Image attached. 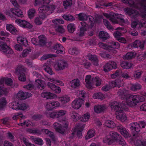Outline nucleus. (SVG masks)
<instances>
[{"label": "nucleus", "instance_id": "61", "mask_svg": "<svg viewBox=\"0 0 146 146\" xmlns=\"http://www.w3.org/2000/svg\"><path fill=\"white\" fill-rule=\"evenodd\" d=\"M86 29H83L82 27H80V31L77 33V35L79 36H83L85 35L86 34Z\"/></svg>", "mask_w": 146, "mask_h": 146}, {"label": "nucleus", "instance_id": "34", "mask_svg": "<svg viewBox=\"0 0 146 146\" xmlns=\"http://www.w3.org/2000/svg\"><path fill=\"white\" fill-rule=\"evenodd\" d=\"M124 10L125 13L127 15L130 16L132 18L135 17L136 15H138L137 11L134 10H132L130 8H125Z\"/></svg>", "mask_w": 146, "mask_h": 146}, {"label": "nucleus", "instance_id": "14", "mask_svg": "<svg viewBox=\"0 0 146 146\" xmlns=\"http://www.w3.org/2000/svg\"><path fill=\"white\" fill-rule=\"evenodd\" d=\"M68 66L67 63L62 60L56 61L54 63L53 67L57 71L62 70Z\"/></svg>", "mask_w": 146, "mask_h": 146}, {"label": "nucleus", "instance_id": "9", "mask_svg": "<svg viewBox=\"0 0 146 146\" xmlns=\"http://www.w3.org/2000/svg\"><path fill=\"white\" fill-rule=\"evenodd\" d=\"M4 80L6 84L11 86L13 84V81L11 78L3 79L0 80V96L2 95L6 94L7 93V90L3 87V82Z\"/></svg>", "mask_w": 146, "mask_h": 146}, {"label": "nucleus", "instance_id": "60", "mask_svg": "<svg viewBox=\"0 0 146 146\" xmlns=\"http://www.w3.org/2000/svg\"><path fill=\"white\" fill-rule=\"evenodd\" d=\"M39 44L43 45L45 43L46 38L44 35H41L38 37Z\"/></svg>", "mask_w": 146, "mask_h": 146}, {"label": "nucleus", "instance_id": "29", "mask_svg": "<svg viewBox=\"0 0 146 146\" xmlns=\"http://www.w3.org/2000/svg\"><path fill=\"white\" fill-rule=\"evenodd\" d=\"M117 129L121 134L125 138H128L130 137V135L127 131L125 128L123 127L122 125H120L117 127Z\"/></svg>", "mask_w": 146, "mask_h": 146}, {"label": "nucleus", "instance_id": "43", "mask_svg": "<svg viewBox=\"0 0 146 146\" xmlns=\"http://www.w3.org/2000/svg\"><path fill=\"white\" fill-rule=\"evenodd\" d=\"M70 116L74 121H77L80 119V115L77 113L73 111L70 114Z\"/></svg>", "mask_w": 146, "mask_h": 146}, {"label": "nucleus", "instance_id": "57", "mask_svg": "<svg viewBox=\"0 0 146 146\" xmlns=\"http://www.w3.org/2000/svg\"><path fill=\"white\" fill-rule=\"evenodd\" d=\"M76 95L79 97L78 98L83 99V98L85 97L86 92L84 91H77Z\"/></svg>", "mask_w": 146, "mask_h": 146}, {"label": "nucleus", "instance_id": "54", "mask_svg": "<svg viewBox=\"0 0 146 146\" xmlns=\"http://www.w3.org/2000/svg\"><path fill=\"white\" fill-rule=\"evenodd\" d=\"M67 29L69 32L73 33L76 29L75 25L71 23L69 24L67 26Z\"/></svg>", "mask_w": 146, "mask_h": 146}, {"label": "nucleus", "instance_id": "41", "mask_svg": "<svg viewBox=\"0 0 146 146\" xmlns=\"http://www.w3.org/2000/svg\"><path fill=\"white\" fill-rule=\"evenodd\" d=\"M78 62L80 64L83 65L84 67L87 69H89L91 66V63L87 61L86 60H83L80 59Z\"/></svg>", "mask_w": 146, "mask_h": 146}, {"label": "nucleus", "instance_id": "51", "mask_svg": "<svg viewBox=\"0 0 146 146\" xmlns=\"http://www.w3.org/2000/svg\"><path fill=\"white\" fill-rule=\"evenodd\" d=\"M102 80L98 77H96L95 78H94L93 79V86L94 84H95L96 86H99L101 85ZM94 86H93V88Z\"/></svg>", "mask_w": 146, "mask_h": 146}, {"label": "nucleus", "instance_id": "38", "mask_svg": "<svg viewBox=\"0 0 146 146\" xmlns=\"http://www.w3.org/2000/svg\"><path fill=\"white\" fill-rule=\"evenodd\" d=\"M43 68L45 71L49 74L52 75L53 74L49 62H47V63H45L43 65Z\"/></svg>", "mask_w": 146, "mask_h": 146}, {"label": "nucleus", "instance_id": "25", "mask_svg": "<svg viewBox=\"0 0 146 146\" xmlns=\"http://www.w3.org/2000/svg\"><path fill=\"white\" fill-rule=\"evenodd\" d=\"M85 124H79L78 125L76 128L75 129H74L72 133L74 134L76 132L77 133V135L78 137H80L82 136V131L85 127Z\"/></svg>", "mask_w": 146, "mask_h": 146}, {"label": "nucleus", "instance_id": "62", "mask_svg": "<svg viewBox=\"0 0 146 146\" xmlns=\"http://www.w3.org/2000/svg\"><path fill=\"white\" fill-rule=\"evenodd\" d=\"M142 8L144 10V11H141L139 15L145 18L146 19V5H142Z\"/></svg>", "mask_w": 146, "mask_h": 146}, {"label": "nucleus", "instance_id": "63", "mask_svg": "<svg viewBox=\"0 0 146 146\" xmlns=\"http://www.w3.org/2000/svg\"><path fill=\"white\" fill-rule=\"evenodd\" d=\"M72 3V0H65L63 1V5L65 8H67L70 6Z\"/></svg>", "mask_w": 146, "mask_h": 146}, {"label": "nucleus", "instance_id": "30", "mask_svg": "<svg viewBox=\"0 0 146 146\" xmlns=\"http://www.w3.org/2000/svg\"><path fill=\"white\" fill-rule=\"evenodd\" d=\"M131 26L133 28H135L136 26L140 28L142 27H146V22L144 21H142L141 22L139 23L137 21H133L131 23Z\"/></svg>", "mask_w": 146, "mask_h": 146}, {"label": "nucleus", "instance_id": "8", "mask_svg": "<svg viewBox=\"0 0 146 146\" xmlns=\"http://www.w3.org/2000/svg\"><path fill=\"white\" fill-rule=\"evenodd\" d=\"M145 125V123L143 121L140 122L138 124L137 122L131 123L130 128L133 133V136L134 137L137 135V133L140 131V127L144 128Z\"/></svg>", "mask_w": 146, "mask_h": 146}, {"label": "nucleus", "instance_id": "58", "mask_svg": "<svg viewBox=\"0 0 146 146\" xmlns=\"http://www.w3.org/2000/svg\"><path fill=\"white\" fill-rule=\"evenodd\" d=\"M57 118L65 115L67 111L65 110H59L56 111Z\"/></svg>", "mask_w": 146, "mask_h": 146}, {"label": "nucleus", "instance_id": "52", "mask_svg": "<svg viewBox=\"0 0 146 146\" xmlns=\"http://www.w3.org/2000/svg\"><path fill=\"white\" fill-rule=\"evenodd\" d=\"M52 22L53 23V25L56 26L55 25L58 24H63L64 23V21L61 19H56L52 20Z\"/></svg>", "mask_w": 146, "mask_h": 146}, {"label": "nucleus", "instance_id": "45", "mask_svg": "<svg viewBox=\"0 0 146 146\" xmlns=\"http://www.w3.org/2000/svg\"><path fill=\"white\" fill-rule=\"evenodd\" d=\"M95 135V131L93 129H90L87 132V134L85 137V139L87 140L92 138Z\"/></svg>", "mask_w": 146, "mask_h": 146}, {"label": "nucleus", "instance_id": "32", "mask_svg": "<svg viewBox=\"0 0 146 146\" xmlns=\"http://www.w3.org/2000/svg\"><path fill=\"white\" fill-rule=\"evenodd\" d=\"M106 109V108L105 105H98L94 106V111L97 113H99L103 112Z\"/></svg>", "mask_w": 146, "mask_h": 146}, {"label": "nucleus", "instance_id": "20", "mask_svg": "<svg viewBox=\"0 0 146 146\" xmlns=\"http://www.w3.org/2000/svg\"><path fill=\"white\" fill-rule=\"evenodd\" d=\"M108 45L109 46V52L113 54L117 52L116 50L114 49L118 48L120 47V44L118 42L114 41L109 42Z\"/></svg>", "mask_w": 146, "mask_h": 146}, {"label": "nucleus", "instance_id": "13", "mask_svg": "<svg viewBox=\"0 0 146 146\" xmlns=\"http://www.w3.org/2000/svg\"><path fill=\"white\" fill-rule=\"evenodd\" d=\"M33 74L34 76L38 78L35 80L36 86L40 90L44 89L46 86V84L44 81L40 79L42 77L41 75L36 72H33Z\"/></svg>", "mask_w": 146, "mask_h": 146}, {"label": "nucleus", "instance_id": "3", "mask_svg": "<svg viewBox=\"0 0 146 146\" xmlns=\"http://www.w3.org/2000/svg\"><path fill=\"white\" fill-rule=\"evenodd\" d=\"M109 105L112 110L116 111L115 115L117 119L122 122L127 120L126 114L123 113L125 110L124 106H122L121 104L116 101L110 102Z\"/></svg>", "mask_w": 146, "mask_h": 146}, {"label": "nucleus", "instance_id": "31", "mask_svg": "<svg viewBox=\"0 0 146 146\" xmlns=\"http://www.w3.org/2000/svg\"><path fill=\"white\" fill-rule=\"evenodd\" d=\"M86 58L92 61L95 66L98 65V59L96 55H92L91 54H88L86 56Z\"/></svg>", "mask_w": 146, "mask_h": 146}, {"label": "nucleus", "instance_id": "1", "mask_svg": "<svg viewBox=\"0 0 146 146\" xmlns=\"http://www.w3.org/2000/svg\"><path fill=\"white\" fill-rule=\"evenodd\" d=\"M127 92L121 90L118 92V94L123 100L122 104H126L130 106L136 105L139 102L143 101L145 97L140 96L130 95Z\"/></svg>", "mask_w": 146, "mask_h": 146}, {"label": "nucleus", "instance_id": "12", "mask_svg": "<svg viewBox=\"0 0 146 146\" xmlns=\"http://www.w3.org/2000/svg\"><path fill=\"white\" fill-rule=\"evenodd\" d=\"M0 51L7 56L13 54L12 49L4 42L0 41Z\"/></svg>", "mask_w": 146, "mask_h": 146}, {"label": "nucleus", "instance_id": "7", "mask_svg": "<svg viewBox=\"0 0 146 146\" xmlns=\"http://www.w3.org/2000/svg\"><path fill=\"white\" fill-rule=\"evenodd\" d=\"M5 14L13 19H15V16L20 18L24 17L23 13L21 10L17 8H13L9 11H7Z\"/></svg>", "mask_w": 146, "mask_h": 146}, {"label": "nucleus", "instance_id": "50", "mask_svg": "<svg viewBox=\"0 0 146 146\" xmlns=\"http://www.w3.org/2000/svg\"><path fill=\"white\" fill-rule=\"evenodd\" d=\"M36 13V11L35 9H29L28 12L29 18L30 19H33Z\"/></svg>", "mask_w": 146, "mask_h": 146}, {"label": "nucleus", "instance_id": "49", "mask_svg": "<svg viewBox=\"0 0 146 146\" xmlns=\"http://www.w3.org/2000/svg\"><path fill=\"white\" fill-rule=\"evenodd\" d=\"M104 125L110 128H113L116 126L115 124L113 121L109 120H107L105 121Z\"/></svg>", "mask_w": 146, "mask_h": 146}, {"label": "nucleus", "instance_id": "42", "mask_svg": "<svg viewBox=\"0 0 146 146\" xmlns=\"http://www.w3.org/2000/svg\"><path fill=\"white\" fill-rule=\"evenodd\" d=\"M18 42L22 44L25 46L28 45V43L27 39L22 36H19L17 38Z\"/></svg>", "mask_w": 146, "mask_h": 146}, {"label": "nucleus", "instance_id": "22", "mask_svg": "<svg viewBox=\"0 0 146 146\" xmlns=\"http://www.w3.org/2000/svg\"><path fill=\"white\" fill-rule=\"evenodd\" d=\"M51 0H34V5L35 6H37L40 5V4H42H42L40 7L44 5H48L49 7L50 6L52 7H54L55 9L56 8L54 5H51L49 4Z\"/></svg>", "mask_w": 146, "mask_h": 146}, {"label": "nucleus", "instance_id": "64", "mask_svg": "<svg viewBox=\"0 0 146 146\" xmlns=\"http://www.w3.org/2000/svg\"><path fill=\"white\" fill-rule=\"evenodd\" d=\"M141 88V86L139 84H133L131 85V89L133 91H135L136 90L140 89Z\"/></svg>", "mask_w": 146, "mask_h": 146}, {"label": "nucleus", "instance_id": "26", "mask_svg": "<svg viewBox=\"0 0 146 146\" xmlns=\"http://www.w3.org/2000/svg\"><path fill=\"white\" fill-rule=\"evenodd\" d=\"M117 31L115 32L113 34L114 37L117 40L122 35V34L124 33L127 32V30L125 28H118Z\"/></svg>", "mask_w": 146, "mask_h": 146}, {"label": "nucleus", "instance_id": "56", "mask_svg": "<svg viewBox=\"0 0 146 146\" xmlns=\"http://www.w3.org/2000/svg\"><path fill=\"white\" fill-rule=\"evenodd\" d=\"M45 108L46 109V111H49L52 110L53 109L52 106V101H50L46 103L45 106Z\"/></svg>", "mask_w": 146, "mask_h": 146}, {"label": "nucleus", "instance_id": "15", "mask_svg": "<svg viewBox=\"0 0 146 146\" xmlns=\"http://www.w3.org/2000/svg\"><path fill=\"white\" fill-rule=\"evenodd\" d=\"M15 23L21 27L26 28L28 29H31L33 27V25L27 21L24 20L19 19H16Z\"/></svg>", "mask_w": 146, "mask_h": 146}, {"label": "nucleus", "instance_id": "5", "mask_svg": "<svg viewBox=\"0 0 146 146\" xmlns=\"http://www.w3.org/2000/svg\"><path fill=\"white\" fill-rule=\"evenodd\" d=\"M104 15L107 18L109 19L112 23H119L122 25L124 22L123 16L121 14H116L111 13L110 14L106 13H104Z\"/></svg>", "mask_w": 146, "mask_h": 146}, {"label": "nucleus", "instance_id": "37", "mask_svg": "<svg viewBox=\"0 0 146 146\" xmlns=\"http://www.w3.org/2000/svg\"><path fill=\"white\" fill-rule=\"evenodd\" d=\"M137 54L135 52H130L127 53L125 55L123 56L124 59L130 60L134 58Z\"/></svg>", "mask_w": 146, "mask_h": 146}, {"label": "nucleus", "instance_id": "6", "mask_svg": "<svg viewBox=\"0 0 146 146\" xmlns=\"http://www.w3.org/2000/svg\"><path fill=\"white\" fill-rule=\"evenodd\" d=\"M60 122L61 124L57 122L54 123L53 125V127L56 131L61 134H63L67 128L68 122L66 120H62Z\"/></svg>", "mask_w": 146, "mask_h": 146}, {"label": "nucleus", "instance_id": "19", "mask_svg": "<svg viewBox=\"0 0 146 146\" xmlns=\"http://www.w3.org/2000/svg\"><path fill=\"white\" fill-rule=\"evenodd\" d=\"M80 80L78 79H75L71 81L69 83V88L71 90L78 88L80 86Z\"/></svg>", "mask_w": 146, "mask_h": 146}, {"label": "nucleus", "instance_id": "39", "mask_svg": "<svg viewBox=\"0 0 146 146\" xmlns=\"http://www.w3.org/2000/svg\"><path fill=\"white\" fill-rule=\"evenodd\" d=\"M121 67L124 69H128L132 67V64L128 62L122 61L120 62Z\"/></svg>", "mask_w": 146, "mask_h": 146}, {"label": "nucleus", "instance_id": "28", "mask_svg": "<svg viewBox=\"0 0 146 146\" xmlns=\"http://www.w3.org/2000/svg\"><path fill=\"white\" fill-rule=\"evenodd\" d=\"M16 73L18 76V79L21 81H24L26 80L25 74L22 72V70L17 67L16 70Z\"/></svg>", "mask_w": 146, "mask_h": 146}, {"label": "nucleus", "instance_id": "27", "mask_svg": "<svg viewBox=\"0 0 146 146\" xmlns=\"http://www.w3.org/2000/svg\"><path fill=\"white\" fill-rule=\"evenodd\" d=\"M55 50H56V53L62 54L64 51V49L61 44H58L54 45L52 48L53 52H55Z\"/></svg>", "mask_w": 146, "mask_h": 146}, {"label": "nucleus", "instance_id": "40", "mask_svg": "<svg viewBox=\"0 0 146 146\" xmlns=\"http://www.w3.org/2000/svg\"><path fill=\"white\" fill-rule=\"evenodd\" d=\"M99 37L102 40L104 41L109 38V35L107 32L105 31H101L99 33Z\"/></svg>", "mask_w": 146, "mask_h": 146}, {"label": "nucleus", "instance_id": "55", "mask_svg": "<svg viewBox=\"0 0 146 146\" xmlns=\"http://www.w3.org/2000/svg\"><path fill=\"white\" fill-rule=\"evenodd\" d=\"M64 19L67 21H72L75 20V18L70 15H64L62 16Z\"/></svg>", "mask_w": 146, "mask_h": 146}, {"label": "nucleus", "instance_id": "23", "mask_svg": "<svg viewBox=\"0 0 146 146\" xmlns=\"http://www.w3.org/2000/svg\"><path fill=\"white\" fill-rule=\"evenodd\" d=\"M93 79L94 78H91V76L90 75H88L86 76L85 79V86L88 88L92 89L93 88Z\"/></svg>", "mask_w": 146, "mask_h": 146}, {"label": "nucleus", "instance_id": "10", "mask_svg": "<svg viewBox=\"0 0 146 146\" xmlns=\"http://www.w3.org/2000/svg\"><path fill=\"white\" fill-rule=\"evenodd\" d=\"M9 106L10 108L15 110H24L27 108L28 105L24 103L18 102H13L9 104Z\"/></svg>", "mask_w": 146, "mask_h": 146}, {"label": "nucleus", "instance_id": "2", "mask_svg": "<svg viewBox=\"0 0 146 146\" xmlns=\"http://www.w3.org/2000/svg\"><path fill=\"white\" fill-rule=\"evenodd\" d=\"M55 10L54 7H49L48 5H43L38 8L40 13L39 17H36L34 20V23L37 25H40L42 24V20H44L48 15L51 14Z\"/></svg>", "mask_w": 146, "mask_h": 146}, {"label": "nucleus", "instance_id": "36", "mask_svg": "<svg viewBox=\"0 0 146 146\" xmlns=\"http://www.w3.org/2000/svg\"><path fill=\"white\" fill-rule=\"evenodd\" d=\"M6 29L7 31H9L13 35L16 34L18 32V31L16 28L13 25L11 24H7Z\"/></svg>", "mask_w": 146, "mask_h": 146}, {"label": "nucleus", "instance_id": "48", "mask_svg": "<svg viewBox=\"0 0 146 146\" xmlns=\"http://www.w3.org/2000/svg\"><path fill=\"white\" fill-rule=\"evenodd\" d=\"M45 113L48 117L53 118H57L56 111L52 112H50L49 111H46Z\"/></svg>", "mask_w": 146, "mask_h": 146}, {"label": "nucleus", "instance_id": "21", "mask_svg": "<svg viewBox=\"0 0 146 146\" xmlns=\"http://www.w3.org/2000/svg\"><path fill=\"white\" fill-rule=\"evenodd\" d=\"M117 68L116 63L113 62H110L106 63L104 66V70L106 72H108L112 69H115Z\"/></svg>", "mask_w": 146, "mask_h": 146}, {"label": "nucleus", "instance_id": "11", "mask_svg": "<svg viewBox=\"0 0 146 146\" xmlns=\"http://www.w3.org/2000/svg\"><path fill=\"white\" fill-rule=\"evenodd\" d=\"M121 83V80H119L112 81L110 82L109 84H106L103 86L102 88V90L103 91H107L110 90L111 88L115 87H120Z\"/></svg>", "mask_w": 146, "mask_h": 146}, {"label": "nucleus", "instance_id": "33", "mask_svg": "<svg viewBox=\"0 0 146 146\" xmlns=\"http://www.w3.org/2000/svg\"><path fill=\"white\" fill-rule=\"evenodd\" d=\"M47 84L49 88H50L52 90L54 91L56 93L59 94L60 93L61 89L59 87L56 86L54 84L50 82H48Z\"/></svg>", "mask_w": 146, "mask_h": 146}, {"label": "nucleus", "instance_id": "44", "mask_svg": "<svg viewBox=\"0 0 146 146\" xmlns=\"http://www.w3.org/2000/svg\"><path fill=\"white\" fill-rule=\"evenodd\" d=\"M90 114L87 112L82 115L81 117H80V119L82 122H88L90 119Z\"/></svg>", "mask_w": 146, "mask_h": 146}, {"label": "nucleus", "instance_id": "59", "mask_svg": "<svg viewBox=\"0 0 146 146\" xmlns=\"http://www.w3.org/2000/svg\"><path fill=\"white\" fill-rule=\"evenodd\" d=\"M146 58V52L141 53L139 54L137 57V59L139 61L143 60Z\"/></svg>", "mask_w": 146, "mask_h": 146}, {"label": "nucleus", "instance_id": "46", "mask_svg": "<svg viewBox=\"0 0 146 146\" xmlns=\"http://www.w3.org/2000/svg\"><path fill=\"white\" fill-rule=\"evenodd\" d=\"M143 41H140L139 40H136L133 43V47L137 48L139 47L141 49H143L144 47Z\"/></svg>", "mask_w": 146, "mask_h": 146}, {"label": "nucleus", "instance_id": "16", "mask_svg": "<svg viewBox=\"0 0 146 146\" xmlns=\"http://www.w3.org/2000/svg\"><path fill=\"white\" fill-rule=\"evenodd\" d=\"M32 96L31 93L26 92L19 91L17 93L14 95V99L17 98L20 100H23L28 98Z\"/></svg>", "mask_w": 146, "mask_h": 146}, {"label": "nucleus", "instance_id": "17", "mask_svg": "<svg viewBox=\"0 0 146 146\" xmlns=\"http://www.w3.org/2000/svg\"><path fill=\"white\" fill-rule=\"evenodd\" d=\"M84 101V100L81 98H76L72 102L71 106L75 110H78L82 107Z\"/></svg>", "mask_w": 146, "mask_h": 146}, {"label": "nucleus", "instance_id": "47", "mask_svg": "<svg viewBox=\"0 0 146 146\" xmlns=\"http://www.w3.org/2000/svg\"><path fill=\"white\" fill-rule=\"evenodd\" d=\"M92 97L94 99H99L103 100L105 98V95L101 92L94 93L92 95Z\"/></svg>", "mask_w": 146, "mask_h": 146}, {"label": "nucleus", "instance_id": "35", "mask_svg": "<svg viewBox=\"0 0 146 146\" xmlns=\"http://www.w3.org/2000/svg\"><path fill=\"white\" fill-rule=\"evenodd\" d=\"M58 100L62 105H64L70 101V98L68 95H64L58 97Z\"/></svg>", "mask_w": 146, "mask_h": 146}, {"label": "nucleus", "instance_id": "24", "mask_svg": "<svg viewBox=\"0 0 146 146\" xmlns=\"http://www.w3.org/2000/svg\"><path fill=\"white\" fill-rule=\"evenodd\" d=\"M41 96L46 99H53L57 98L55 94L48 92H44L41 94Z\"/></svg>", "mask_w": 146, "mask_h": 146}, {"label": "nucleus", "instance_id": "4", "mask_svg": "<svg viewBox=\"0 0 146 146\" xmlns=\"http://www.w3.org/2000/svg\"><path fill=\"white\" fill-rule=\"evenodd\" d=\"M115 141L123 146H125L126 144L125 141L122 137L117 133L114 131L110 132L109 135L106 136L103 139V142L110 145Z\"/></svg>", "mask_w": 146, "mask_h": 146}, {"label": "nucleus", "instance_id": "53", "mask_svg": "<svg viewBox=\"0 0 146 146\" xmlns=\"http://www.w3.org/2000/svg\"><path fill=\"white\" fill-rule=\"evenodd\" d=\"M54 28L56 32L60 33H63L65 31L64 29L61 25L55 26Z\"/></svg>", "mask_w": 146, "mask_h": 146}, {"label": "nucleus", "instance_id": "18", "mask_svg": "<svg viewBox=\"0 0 146 146\" xmlns=\"http://www.w3.org/2000/svg\"><path fill=\"white\" fill-rule=\"evenodd\" d=\"M78 15V19L80 20H86L88 19V21L91 22L90 24L92 26L95 22H97V21H95L93 17L92 16H87L86 15L82 13H80Z\"/></svg>", "mask_w": 146, "mask_h": 146}]
</instances>
